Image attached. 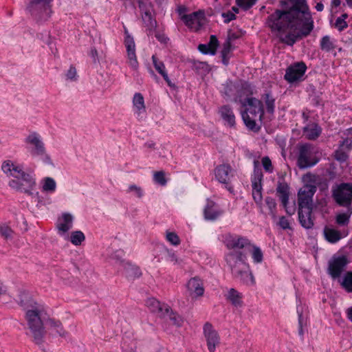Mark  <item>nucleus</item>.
<instances>
[{
	"label": "nucleus",
	"instance_id": "nucleus-8",
	"mask_svg": "<svg viewBox=\"0 0 352 352\" xmlns=\"http://www.w3.org/2000/svg\"><path fill=\"white\" fill-rule=\"evenodd\" d=\"M254 175L252 178V197L254 200L257 208L259 209L261 213H264L263 208V197H262V186L261 180L263 178V174L261 170L257 168L258 166V162L254 161Z\"/></svg>",
	"mask_w": 352,
	"mask_h": 352
},
{
	"label": "nucleus",
	"instance_id": "nucleus-31",
	"mask_svg": "<svg viewBox=\"0 0 352 352\" xmlns=\"http://www.w3.org/2000/svg\"><path fill=\"white\" fill-rule=\"evenodd\" d=\"M221 118L230 126H232L235 123V117L230 107L227 105L223 106L219 109Z\"/></svg>",
	"mask_w": 352,
	"mask_h": 352
},
{
	"label": "nucleus",
	"instance_id": "nucleus-41",
	"mask_svg": "<svg viewBox=\"0 0 352 352\" xmlns=\"http://www.w3.org/2000/svg\"><path fill=\"white\" fill-rule=\"evenodd\" d=\"M47 324L50 327L53 328L60 336H65V331L63 330L61 323L58 320L50 318Z\"/></svg>",
	"mask_w": 352,
	"mask_h": 352
},
{
	"label": "nucleus",
	"instance_id": "nucleus-33",
	"mask_svg": "<svg viewBox=\"0 0 352 352\" xmlns=\"http://www.w3.org/2000/svg\"><path fill=\"white\" fill-rule=\"evenodd\" d=\"M225 296L234 306L241 307L242 305V294L236 289H230Z\"/></svg>",
	"mask_w": 352,
	"mask_h": 352
},
{
	"label": "nucleus",
	"instance_id": "nucleus-62",
	"mask_svg": "<svg viewBox=\"0 0 352 352\" xmlns=\"http://www.w3.org/2000/svg\"><path fill=\"white\" fill-rule=\"evenodd\" d=\"M346 315H347V318H349V320L352 322V307L349 308L346 310Z\"/></svg>",
	"mask_w": 352,
	"mask_h": 352
},
{
	"label": "nucleus",
	"instance_id": "nucleus-47",
	"mask_svg": "<svg viewBox=\"0 0 352 352\" xmlns=\"http://www.w3.org/2000/svg\"><path fill=\"white\" fill-rule=\"evenodd\" d=\"M345 138L342 142L348 149H352V128L349 129L344 133Z\"/></svg>",
	"mask_w": 352,
	"mask_h": 352
},
{
	"label": "nucleus",
	"instance_id": "nucleus-43",
	"mask_svg": "<svg viewBox=\"0 0 352 352\" xmlns=\"http://www.w3.org/2000/svg\"><path fill=\"white\" fill-rule=\"evenodd\" d=\"M348 18V14L346 13L342 14L338 17L335 23V27L339 30L342 31L348 26L346 19Z\"/></svg>",
	"mask_w": 352,
	"mask_h": 352
},
{
	"label": "nucleus",
	"instance_id": "nucleus-36",
	"mask_svg": "<svg viewBox=\"0 0 352 352\" xmlns=\"http://www.w3.org/2000/svg\"><path fill=\"white\" fill-rule=\"evenodd\" d=\"M351 150V149H348L346 146H344L343 143L342 142L340 144L338 149H337L335 152V158L339 162H345L349 157V153Z\"/></svg>",
	"mask_w": 352,
	"mask_h": 352
},
{
	"label": "nucleus",
	"instance_id": "nucleus-53",
	"mask_svg": "<svg viewBox=\"0 0 352 352\" xmlns=\"http://www.w3.org/2000/svg\"><path fill=\"white\" fill-rule=\"evenodd\" d=\"M12 231L6 225L0 226V235L4 239H9L12 236Z\"/></svg>",
	"mask_w": 352,
	"mask_h": 352
},
{
	"label": "nucleus",
	"instance_id": "nucleus-64",
	"mask_svg": "<svg viewBox=\"0 0 352 352\" xmlns=\"http://www.w3.org/2000/svg\"><path fill=\"white\" fill-rule=\"evenodd\" d=\"M6 292V288L1 283H0V296L4 294Z\"/></svg>",
	"mask_w": 352,
	"mask_h": 352
},
{
	"label": "nucleus",
	"instance_id": "nucleus-51",
	"mask_svg": "<svg viewBox=\"0 0 352 352\" xmlns=\"http://www.w3.org/2000/svg\"><path fill=\"white\" fill-rule=\"evenodd\" d=\"M263 167L264 170L267 173H272L273 172V166L272 164V162L270 159L268 157H264L262 158L261 160Z\"/></svg>",
	"mask_w": 352,
	"mask_h": 352
},
{
	"label": "nucleus",
	"instance_id": "nucleus-45",
	"mask_svg": "<svg viewBox=\"0 0 352 352\" xmlns=\"http://www.w3.org/2000/svg\"><path fill=\"white\" fill-rule=\"evenodd\" d=\"M231 52V45L229 42L224 44L223 50L221 51V56H222V61L224 65H228L229 58H230V54Z\"/></svg>",
	"mask_w": 352,
	"mask_h": 352
},
{
	"label": "nucleus",
	"instance_id": "nucleus-29",
	"mask_svg": "<svg viewBox=\"0 0 352 352\" xmlns=\"http://www.w3.org/2000/svg\"><path fill=\"white\" fill-rule=\"evenodd\" d=\"M152 60L154 67L158 72V73L162 76L168 85L170 87H173V84H172L166 72L164 64L162 61L158 60L155 55L152 56Z\"/></svg>",
	"mask_w": 352,
	"mask_h": 352
},
{
	"label": "nucleus",
	"instance_id": "nucleus-1",
	"mask_svg": "<svg viewBox=\"0 0 352 352\" xmlns=\"http://www.w3.org/2000/svg\"><path fill=\"white\" fill-rule=\"evenodd\" d=\"M282 6L269 16V25L282 43L292 46L311 33L314 20L305 0H285Z\"/></svg>",
	"mask_w": 352,
	"mask_h": 352
},
{
	"label": "nucleus",
	"instance_id": "nucleus-48",
	"mask_svg": "<svg viewBox=\"0 0 352 352\" xmlns=\"http://www.w3.org/2000/svg\"><path fill=\"white\" fill-rule=\"evenodd\" d=\"M153 179L155 182L162 186H164L166 184L164 173L162 171L155 172L153 175Z\"/></svg>",
	"mask_w": 352,
	"mask_h": 352
},
{
	"label": "nucleus",
	"instance_id": "nucleus-26",
	"mask_svg": "<svg viewBox=\"0 0 352 352\" xmlns=\"http://www.w3.org/2000/svg\"><path fill=\"white\" fill-rule=\"evenodd\" d=\"M312 208H305L298 209V219L301 226L306 228H311L314 226V220L311 218Z\"/></svg>",
	"mask_w": 352,
	"mask_h": 352
},
{
	"label": "nucleus",
	"instance_id": "nucleus-55",
	"mask_svg": "<svg viewBox=\"0 0 352 352\" xmlns=\"http://www.w3.org/2000/svg\"><path fill=\"white\" fill-rule=\"evenodd\" d=\"M277 224L283 230L289 229L290 228V223L287 218L285 217H280L279 218Z\"/></svg>",
	"mask_w": 352,
	"mask_h": 352
},
{
	"label": "nucleus",
	"instance_id": "nucleus-22",
	"mask_svg": "<svg viewBox=\"0 0 352 352\" xmlns=\"http://www.w3.org/2000/svg\"><path fill=\"white\" fill-rule=\"evenodd\" d=\"M296 311L298 316V334L302 338L304 336V327L307 326L308 318V307L301 301L297 303Z\"/></svg>",
	"mask_w": 352,
	"mask_h": 352
},
{
	"label": "nucleus",
	"instance_id": "nucleus-11",
	"mask_svg": "<svg viewBox=\"0 0 352 352\" xmlns=\"http://www.w3.org/2000/svg\"><path fill=\"white\" fill-rule=\"evenodd\" d=\"M123 252L120 250L116 251L113 254L111 255V258L116 260V262L120 265V270L125 274L129 278H138L141 275V271L140 268L131 264L129 262H126L121 259Z\"/></svg>",
	"mask_w": 352,
	"mask_h": 352
},
{
	"label": "nucleus",
	"instance_id": "nucleus-24",
	"mask_svg": "<svg viewBox=\"0 0 352 352\" xmlns=\"http://www.w3.org/2000/svg\"><path fill=\"white\" fill-rule=\"evenodd\" d=\"M146 305L151 311L156 313L160 317L168 315L170 312V307L165 305L161 304L157 299L149 298L146 302Z\"/></svg>",
	"mask_w": 352,
	"mask_h": 352
},
{
	"label": "nucleus",
	"instance_id": "nucleus-20",
	"mask_svg": "<svg viewBox=\"0 0 352 352\" xmlns=\"http://www.w3.org/2000/svg\"><path fill=\"white\" fill-rule=\"evenodd\" d=\"M348 260L345 256H338L333 258L329 263V274L333 278H339L341 273L344 270Z\"/></svg>",
	"mask_w": 352,
	"mask_h": 352
},
{
	"label": "nucleus",
	"instance_id": "nucleus-30",
	"mask_svg": "<svg viewBox=\"0 0 352 352\" xmlns=\"http://www.w3.org/2000/svg\"><path fill=\"white\" fill-rule=\"evenodd\" d=\"M41 190L42 192L47 194H53L56 190V181L50 177H44L41 182Z\"/></svg>",
	"mask_w": 352,
	"mask_h": 352
},
{
	"label": "nucleus",
	"instance_id": "nucleus-37",
	"mask_svg": "<svg viewBox=\"0 0 352 352\" xmlns=\"http://www.w3.org/2000/svg\"><path fill=\"white\" fill-rule=\"evenodd\" d=\"M85 239V234L80 230L73 231L67 239L74 245H80Z\"/></svg>",
	"mask_w": 352,
	"mask_h": 352
},
{
	"label": "nucleus",
	"instance_id": "nucleus-50",
	"mask_svg": "<svg viewBox=\"0 0 352 352\" xmlns=\"http://www.w3.org/2000/svg\"><path fill=\"white\" fill-rule=\"evenodd\" d=\"M66 79L70 81L77 80L78 76L76 69L74 67L71 66L65 74Z\"/></svg>",
	"mask_w": 352,
	"mask_h": 352
},
{
	"label": "nucleus",
	"instance_id": "nucleus-19",
	"mask_svg": "<svg viewBox=\"0 0 352 352\" xmlns=\"http://www.w3.org/2000/svg\"><path fill=\"white\" fill-rule=\"evenodd\" d=\"M139 7L144 25L149 30L153 29L155 27L156 21L153 18V9L151 3L148 0H140Z\"/></svg>",
	"mask_w": 352,
	"mask_h": 352
},
{
	"label": "nucleus",
	"instance_id": "nucleus-14",
	"mask_svg": "<svg viewBox=\"0 0 352 352\" xmlns=\"http://www.w3.org/2000/svg\"><path fill=\"white\" fill-rule=\"evenodd\" d=\"M183 22L191 30L198 31L206 23L204 12L199 10L183 16Z\"/></svg>",
	"mask_w": 352,
	"mask_h": 352
},
{
	"label": "nucleus",
	"instance_id": "nucleus-32",
	"mask_svg": "<svg viewBox=\"0 0 352 352\" xmlns=\"http://www.w3.org/2000/svg\"><path fill=\"white\" fill-rule=\"evenodd\" d=\"M320 127L315 123L307 124L304 128V135L309 140L316 139L320 135Z\"/></svg>",
	"mask_w": 352,
	"mask_h": 352
},
{
	"label": "nucleus",
	"instance_id": "nucleus-52",
	"mask_svg": "<svg viewBox=\"0 0 352 352\" xmlns=\"http://www.w3.org/2000/svg\"><path fill=\"white\" fill-rule=\"evenodd\" d=\"M166 239L173 245H177L180 243L179 236L174 232H168L166 234Z\"/></svg>",
	"mask_w": 352,
	"mask_h": 352
},
{
	"label": "nucleus",
	"instance_id": "nucleus-23",
	"mask_svg": "<svg viewBox=\"0 0 352 352\" xmlns=\"http://www.w3.org/2000/svg\"><path fill=\"white\" fill-rule=\"evenodd\" d=\"M223 214V210L214 202L207 200L204 210V217L206 220L214 221Z\"/></svg>",
	"mask_w": 352,
	"mask_h": 352
},
{
	"label": "nucleus",
	"instance_id": "nucleus-58",
	"mask_svg": "<svg viewBox=\"0 0 352 352\" xmlns=\"http://www.w3.org/2000/svg\"><path fill=\"white\" fill-rule=\"evenodd\" d=\"M168 260L173 264L179 263V261L174 252H168Z\"/></svg>",
	"mask_w": 352,
	"mask_h": 352
},
{
	"label": "nucleus",
	"instance_id": "nucleus-13",
	"mask_svg": "<svg viewBox=\"0 0 352 352\" xmlns=\"http://www.w3.org/2000/svg\"><path fill=\"white\" fill-rule=\"evenodd\" d=\"M124 43L126 50L127 63L131 69L136 70L138 67V62L135 53V44L133 36L126 28H124Z\"/></svg>",
	"mask_w": 352,
	"mask_h": 352
},
{
	"label": "nucleus",
	"instance_id": "nucleus-18",
	"mask_svg": "<svg viewBox=\"0 0 352 352\" xmlns=\"http://www.w3.org/2000/svg\"><path fill=\"white\" fill-rule=\"evenodd\" d=\"M74 217L67 212L63 213L57 220L56 228L58 230V234L64 238L67 239L69 235L67 232L70 230L73 227Z\"/></svg>",
	"mask_w": 352,
	"mask_h": 352
},
{
	"label": "nucleus",
	"instance_id": "nucleus-39",
	"mask_svg": "<svg viewBox=\"0 0 352 352\" xmlns=\"http://www.w3.org/2000/svg\"><path fill=\"white\" fill-rule=\"evenodd\" d=\"M265 204L269 210V214L272 218L275 220L276 218V203L274 199L267 197L265 199Z\"/></svg>",
	"mask_w": 352,
	"mask_h": 352
},
{
	"label": "nucleus",
	"instance_id": "nucleus-4",
	"mask_svg": "<svg viewBox=\"0 0 352 352\" xmlns=\"http://www.w3.org/2000/svg\"><path fill=\"white\" fill-rule=\"evenodd\" d=\"M225 258L232 274L236 278L246 285H254V278L250 270L249 265L245 261L246 257L243 252L232 251L226 255Z\"/></svg>",
	"mask_w": 352,
	"mask_h": 352
},
{
	"label": "nucleus",
	"instance_id": "nucleus-57",
	"mask_svg": "<svg viewBox=\"0 0 352 352\" xmlns=\"http://www.w3.org/2000/svg\"><path fill=\"white\" fill-rule=\"evenodd\" d=\"M222 16L223 17L224 21L226 23H229L230 21L235 19V14L231 12L223 13Z\"/></svg>",
	"mask_w": 352,
	"mask_h": 352
},
{
	"label": "nucleus",
	"instance_id": "nucleus-7",
	"mask_svg": "<svg viewBox=\"0 0 352 352\" xmlns=\"http://www.w3.org/2000/svg\"><path fill=\"white\" fill-rule=\"evenodd\" d=\"M53 0H32L28 9L38 21H45L51 16L50 3Z\"/></svg>",
	"mask_w": 352,
	"mask_h": 352
},
{
	"label": "nucleus",
	"instance_id": "nucleus-49",
	"mask_svg": "<svg viewBox=\"0 0 352 352\" xmlns=\"http://www.w3.org/2000/svg\"><path fill=\"white\" fill-rule=\"evenodd\" d=\"M257 0H236L237 5L247 10L255 4Z\"/></svg>",
	"mask_w": 352,
	"mask_h": 352
},
{
	"label": "nucleus",
	"instance_id": "nucleus-40",
	"mask_svg": "<svg viewBox=\"0 0 352 352\" xmlns=\"http://www.w3.org/2000/svg\"><path fill=\"white\" fill-rule=\"evenodd\" d=\"M347 212L345 213H341L337 215L336 222L340 226H344L348 224L349 222V218L352 213L351 208L350 206L346 207Z\"/></svg>",
	"mask_w": 352,
	"mask_h": 352
},
{
	"label": "nucleus",
	"instance_id": "nucleus-2",
	"mask_svg": "<svg viewBox=\"0 0 352 352\" xmlns=\"http://www.w3.org/2000/svg\"><path fill=\"white\" fill-rule=\"evenodd\" d=\"M25 311V319L34 340L38 343L44 334L43 321L50 319L47 308L23 293L19 302Z\"/></svg>",
	"mask_w": 352,
	"mask_h": 352
},
{
	"label": "nucleus",
	"instance_id": "nucleus-27",
	"mask_svg": "<svg viewBox=\"0 0 352 352\" xmlns=\"http://www.w3.org/2000/svg\"><path fill=\"white\" fill-rule=\"evenodd\" d=\"M187 289L190 295L192 297L202 296L204 292L202 282L197 278H192L188 281Z\"/></svg>",
	"mask_w": 352,
	"mask_h": 352
},
{
	"label": "nucleus",
	"instance_id": "nucleus-10",
	"mask_svg": "<svg viewBox=\"0 0 352 352\" xmlns=\"http://www.w3.org/2000/svg\"><path fill=\"white\" fill-rule=\"evenodd\" d=\"M26 148L32 156H40L45 153V149L41 135L36 133H30L25 139Z\"/></svg>",
	"mask_w": 352,
	"mask_h": 352
},
{
	"label": "nucleus",
	"instance_id": "nucleus-34",
	"mask_svg": "<svg viewBox=\"0 0 352 352\" xmlns=\"http://www.w3.org/2000/svg\"><path fill=\"white\" fill-rule=\"evenodd\" d=\"M276 190L283 206L286 207V205L288 204L289 201V192L287 185L286 184H279Z\"/></svg>",
	"mask_w": 352,
	"mask_h": 352
},
{
	"label": "nucleus",
	"instance_id": "nucleus-12",
	"mask_svg": "<svg viewBox=\"0 0 352 352\" xmlns=\"http://www.w3.org/2000/svg\"><path fill=\"white\" fill-rule=\"evenodd\" d=\"M316 191V188L313 185H305L298 192V209L311 208H313V197Z\"/></svg>",
	"mask_w": 352,
	"mask_h": 352
},
{
	"label": "nucleus",
	"instance_id": "nucleus-42",
	"mask_svg": "<svg viewBox=\"0 0 352 352\" xmlns=\"http://www.w3.org/2000/svg\"><path fill=\"white\" fill-rule=\"evenodd\" d=\"M126 192L132 194L133 196L139 199L144 196V190L142 188L135 184L129 185Z\"/></svg>",
	"mask_w": 352,
	"mask_h": 352
},
{
	"label": "nucleus",
	"instance_id": "nucleus-25",
	"mask_svg": "<svg viewBox=\"0 0 352 352\" xmlns=\"http://www.w3.org/2000/svg\"><path fill=\"white\" fill-rule=\"evenodd\" d=\"M215 177L219 182L228 184L232 177L230 166L227 164H222L217 167L215 169Z\"/></svg>",
	"mask_w": 352,
	"mask_h": 352
},
{
	"label": "nucleus",
	"instance_id": "nucleus-5",
	"mask_svg": "<svg viewBox=\"0 0 352 352\" xmlns=\"http://www.w3.org/2000/svg\"><path fill=\"white\" fill-rule=\"evenodd\" d=\"M245 110L242 113V118L245 124L250 129L256 128V122L263 118L264 110L261 100L255 98H248L244 102Z\"/></svg>",
	"mask_w": 352,
	"mask_h": 352
},
{
	"label": "nucleus",
	"instance_id": "nucleus-3",
	"mask_svg": "<svg viewBox=\"0 0 352 352\" xmlns=\"http://www.w3.org/2000/svg\"><path fill=\"white\" fill-rule=\"evenodd\" d=\"M1 169L7 175L15 178L9 183L11 188L29 195L33 194L36 182L32 173H25L21 166L10 160L3 163Z\"/></svg>",
	"mask_w": 352,
	"mask_h": 352
},
{
	"label": "nucleus",
	"instance_id": "nucleus-38",
	"mask_svg": "<svg viewBox=\"0 0 352 352\" xmlns=\"http://www.w3.org/2000/svg\"><path fill=\"white\" fill-rule=\"evenodd\" d=\"M342 287L349 292H352V272H347L339 280Z\"/></svg>",
	"mask_w": 352,
	"mask_h": 352
},
{
	"label": "nucleus",
	"instance_id": "nucleus-9",
	"mask_svg": "<svg viewBox=\"0 0 352 352\" xmlns=\"http://www.w3.org/2000/svg\"><path fill=\"white\" fill-rule=\"evenodd\" d=\"M333 197L340 206H351L352 201V184L343 183L333 189Z\"/></svg>",
	"mask_w": 352,
	"mask_h": 352
},
{
	"label": "nucleus",
	"instance_id": "nucleus-35",
	"mask_svg": "<svg viewBox=\"0 0 352 352\" xmlns=\"http://www.w3.org/2000/svg\"><path fill=\"white\" fill-rule=\"evenodd\" d=\"M320 48L322 50L329 52L336 47V40L329 36H324L320 40Z\"/></svg>",
	"mask_w": 352,
	"mask_h": 352
},
{
	"label": "nucleus",
	"instance_id": "nucleus-54",
	"mask_svg": "<svg viewBox=\"0 0 352 352\" xmlns=\"http://www.w3.org/2000/svg\"><path fill=\"white\" fill-rule=\"evenodd\" d=\"M211 48V54L214 55L216 53V50L218 46V40L215 36L212 35L210 38V42L207 44Z\"/></svg>",
	"mask_w": 352,
	"mask_h": 352
},
{
	"label": "nucleus",
	"instance_id": "nucleus-21",
	"mask_svg": "<svg viewBox=\"0 0 352 352\" xmlns=\"http://www.w3.org/2000/svg\"><path fill=\"white\" fill-rule=\"evenodd\" d=\"M133 111L138 120L146 118L144 99L140 93H135L133 98Z\"/></svg>",
	"mask_w": 352,
	"mask_h": 352
},
{
	"label": "nucleus",
	"instance_id": "nucleus-17",
	"mask_svg": "<svg viewBox=\"0 0 352 352\" xmlns=\"http://www.w3.org/2000/svg\"><path fill=\"white\" fill-rule=\"evenodd\" d=\"M204 335L208 351L210 352H214L216 347L219 346L220 343V338L218 333L212 324L207 322L204 326Z\"/></svg>",
	"mask_w": 352,
	"mask_h": 352
},
{
	"label": "nucleus",
	"instance_id": "nucleus-28",
	"mask_svg": "<svg viewBox=\"0 0 352 352\" xmlns=\"http://www.w3.org/2000/svg\"><path fill=\"white\" fill-rule=\"evenodd\" d=\"M323 232L325 239L331 243L338 242L343 237L340 231L330 227H325Z\"/></svg>",
	"mask_w": 352,
	"mask_h": 352
},
{
	"label": "nucleus",
	"instance_id": "nucleus-56",
	"mask_svg": "<svg viewBox=\"0 0 352 352\" xmlns=\"http://www.w3.org/2000/svg\"><path fill=\"white\" fill-rule=\"evenodd\" d=\"M199 50L204 54H211V48L207 44H200L198 47Z\"/></svg>",
	"mask_w": 352,
	"mask_h": 352
},
{
	"label": "nucleus",
	"instance_id": "nucleus-6",
	"mask_svg": "<svg viewBox=\"0 0 352 352\" xmlns=\"http://www.w3.org/2000/svg\"><path fill=\"white\" fill-rule=\"evenodd\" d=\"M320 160V153L316 146L305 144L298 149L297 164L300 168H307L315 166Z\"/></svg>",
	"mask_w": 352,
	"mask_h": 352
},
{
	"label": "nucleus",
	"instance_id": "nucleus-16",
	"mask_svg": "<svg viewBox=\"0 0 352 352\" xmlns=\"http://www.w3.org/2000/svg\"><path fill=\"white\" fill-rule=\"evenodd\" d=\"M306 69L307 66L304 63H294L287 67L285 74V79L290 83L301 80Z\"/></svg>",
	"mask_w": 352,
	"mask_h": 352
},
{
	"label": "nucleus",
	"instance_id": "nucleus-59",
	"mask_svg": "<svg viewBox=\"0 0 352 352\" xmlns=\"http://www.w3.org/2000/svg\"><path fill=\"white\" fill-rule=\"evenodd\" d=\"M170 318L178 327L181 326L183 323L182 319L179 316H170Z\"/></svg>",
	"mask_w": 352,
	"mask_h": 352
},
{
	"label": "nucleus",
	"instance_id": "nucleus-44",
	"mask_svg": "<svg viewBox=\"0 0 352 352\" xmlns=\"http://www.w3.org/2000/svg\"><path fill=\"white\" fill-rule=\"evenodd\" d=\"M252 257L253 261L256 263H260L263 261V255L260 248L252 245Z\"/></svg>",
	"mask_w": 352,
	"mask_h": 352
},
{
	"label": "nucleus",
	"instance_id": "nucleus-60",
	"mask_svg": "<svg viewBox=\"0 0 352 352\" xmlns=\"http://www.w3.org/2000/svg\"><path fill=\"white\" fill-rule=\"evenodd\" d=\"M186 8L185 6H179L177 8V12L179 14V16L180 19L183 21V16H186L188 14H186Z\"/></svg>",
	"mask_w": 352,
	"mask_h": 352
},
{
	"label": "nucleus",
	"instance_id": "nucleus-15",
	"mask_svg": "<svg viewBox=\"0 0 352 352\" xmlns=\"http://www.w3.org/2000/svg\"><path fill=\"white\" fill-rule=\"evenodd\" d=\"M222 241L228 249H242L250 245V241L245 236L231 233L222 235Z\"/></svg>",
	"mask_w": 352,
	"mask_h": 352
},
{
	"label": "nucleus",
	"instance_id": "nucleus-61",
	"mask_svg": "<svg viewBox=\"0 0 352 352\" xmlns=\"http://www.w3.org/2000/svg\"><path fill=\"white\" fill-rule=\"evenodd\" d=\"M89 55L93 58V60L94 62H96L98 60V52L95 48H92L91 50Z\"/></svg>",
	"mask_w": 352,
	"mask_h": 352
},
{
	"label": "nucleus",
	"instance_id": "nucleus-63",
	"mask_svg": "<svg viewBox=\"0 0 352 352\" xmlns=\"http://www.w3.org/2000/svg\"><path fill=\"white\" fill-rule=\"evenodd\" d=\"M315 8H316L317 11L321 12L324 9V6H323V4L322 3H318Z\"/></svg>",
	"mask_w": 352,
	"mask_h": 352
},
{
	"label": "nucleus",
	"instance_id": "nucleus-46",
	"mask_svg": "<svg viewBox=\"0 0 352 352\" xmlns=\"http://www.w3.org/2000/svg\"><path fill=\"white\" fill-rule=\"evenodd\" d=\"M264 100L267 111L272 113L274 111V99L269 94H266L264 96Z\"/></svg>",
	"mask_w": 352,
	"mask_h": 352
}]
</instances>
